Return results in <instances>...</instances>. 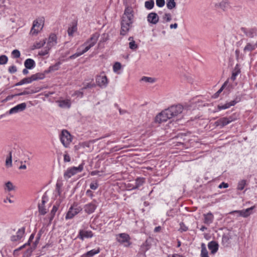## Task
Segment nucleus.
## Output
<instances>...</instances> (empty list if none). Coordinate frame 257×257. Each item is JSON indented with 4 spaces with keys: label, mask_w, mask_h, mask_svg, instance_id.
Instances as JSON below:
<instances>
[{
    "label": "nucleus",
    "mask_w": 257,
    "mask_h": 257,
    "mask_svg": "<svg viewBox=\"0 0 257 257\" xmlns=\"http://www.w3.org/2000/svg\"><path fill=\"white\" fill-rule=\"evenodd\" d=\"M184 109L181 104L174 105L162 111L155 117V122L161 123L181 113Z\"/></svg>",
    "instance_id": "nucleus-1"
},
{
    "label": "nucleus",
    "mask_w": 257,
    "mask_h": 257,
    "mask_svg": "<svg viewBox=\"0 0 257 257\" xmlns=\"http://www.w3.org/2000/svg\"><path fill=\"white\" fill-rule=\"evenodd\" d=\"M125 8L121 21L120 35H125L128 32V6L127 5L126 0H123Z\"/></svg>",
    "instance_id": "nucleus-2"
},
{
    "label": "nucleus",
    "mask_w": 257,
    "mask_h": 257,
    "mask_svg": "<svg viewBox=\"0 0 257 257\" xmlns=\"http://www.w3.org/2000/svg\"><path fill=\"white\" fill-rule=\"evenodd\" d=\"M45 22L43 17H39L33 21V25L30 31L32 35H37L43 29Z\"/></svg>",
    "instance_id": "nucleus-3"
},
{
    "label": "nucleus",
    "mask_w": 257,
    "mask_h": 257,
    "mask_svg": "<svg viewBox=\"0 0 257 257\" xmlns=\"http://www.w3.org/2000/svg\"><path fill=\"white\" fill-rule=\"evenodd\" d=\"M84 168V164L81 163L78 167H72L68 168L64 173V178L68 180L75 174L81 172Z\"/></svg>",
    "instance_id": "nucleus-4"
},
{
    "label": "nucleus",
    "mask_w": 257,
    "mask_h": 257,
    "mask_svg": "<svg viewBox=\"0 0 257 257\" xmlns=\"http://www.w3.org/2000/svg\"><path fill=\"white\" fill-rule=\"evenodd\" d=\"M99 36V34L97 32L93 34L91 36L90 38L83 45V46H85L83 49L84 52H87L91 47H93L96 44Z\"/></svg>",
    "instance_id": "nucleus-5"
},
{
    "label": "nucleus",
    "mask_w": 257,
    "mask_h": 257,
    "mask_svg": "<svg viewBox=\"0 0 257 257\" xmlns=\"http://www.w3.org/2000/svg\"><path fill=\"white\" fill-rule=\"evenodd\" d=\"M60 139L63 145L68 148L72 141V137L68 131L63 130L60 135Z\"/></svg>",
    "instance_id": "nucleus-6"
},
{
    "label": "nucleus",
    "mask_w": 257,
    "mask_h": 257,
    "mask_svg": "<svg viewBox=\"0 0 257 257\" xmlns=\"http://www.w3.org/2000/svg\"><path fill=\"white\" fill-rule=\"evenodd\" d=\"M96 83L100 87H106L108 83V80L104 72H101L96 77Z\"/></svg>",
    "instance_id": "nucleus-7"
},
{
    "label": "nucleus",
    "mask_w": 257,
    "mask_h": 257,
    "mask_svg": "<svg viewBox=\"0 0 257 257\" xmlns=\"http://www.w3.org/2000/svg\"><path fill=\"white\" fill-rule=\"evenodd\" d=\"M236 119V118L233 116H230L228 117H222L215 122V125L217 126H220V127H223Z\"/></svg>",
    "instance_id": "nucleus-8"
},
{
    "label": "nucleus",
    "mask_w": 257,
    "mask_h": 257,
    "mask_svg": "<svg viewBox=\"0 0 257 257\" xmlns=\"http://www.w3.org/2000/svg\"><path fill=\"white\" fill-rule=\"evenodd\" d=\"M98 206V202L96 200L93 199L91 202L86 204L84 206V210L85 213L88 214L93 213Z\"/></svg>",
    "instance_id": "nucleus-9"
},
{
    "label": "nucleus",
    "mask_w": 257,
    "mask_h": 257,
    "mask_svg": "<svg viewBox=\"0 0 257 257\" xmlns=\"http://www.w3.org/2000/svg\"><path fill=\"white\" fill-rule=\"evenodd\" d=\"M81 210V208L80 207H78L77 205L74 206H71L67 212L65 216L66 220L72 219L76 215L79 213Z\"/></svg>",
    "instance_id": "nucleus-10"
},
{
    "label": "nucleus",
    "mask_w": 257,
    "mask_h": 257,
    "mask_svg": "<svg viewBox=\"0 0 257 257\" xmlns=\"http://www.w3.org/2000/svg\"><path fill=\"white\" fill-rule=\"evenodd\" d=\"M25 233V228L22 227L18 229L16 235H13L11 237V240L13 242L20 241L24 236Z\"/></svg>",
    "instance_id": "nucleus-11"
},
{
    "label": "nucleus",
    "mask_w": 257,
    "mask_h": 257,
    "mask_svg": "<svg viewBox=\"0 0 257 257\" xmlns=\"http://www.w3.org/2000/svg\"><path fill=\"white\" fill-rule=\"evenodd\" d=\"M93 236V233L91 230H86L85 229H80L79 231L77 237L82 240L85 238H91Z\"/></svg>",
    "instance_id": "nucleus-12"
},
{
    "label": "nucleus",
    "mask_w": 257,
    "mask_h": 257,
    "mask_svg": "<svg viewBox=\"0 0 257 257\" xmlns=\"http://www.w3.org/2000/svg\"><path fill=\"white\" fill-rule=\"evenodd\" d=\"M116 240L120 244H124L128 242V235L124 233H119L115 235Z\"/></svg>",
    "instance_id": "nucleus-13"
},
{
    "label": "nucleus",
    "mask_w": 257,
    "mask_h": 257,
    "mask_svg": "<svg viewBox=\"0 0 257 257\" xmlns=\"http://www.w3.org/2000/svg\"><path fill=\"white\" fill-rule=\"evenodd\" d=\"M159 20V17L156 13H151L148 15L147 21L149 23L153 25L157 24Z\"/></svg>",
    "instance_id": "nucleus-14"
},
{
    "label": "nucleus",
    "mask_w": 257,
    "mask_h": 257,
    "mask_svg": "<svg viewBox=\"0 0 257 257\" xmlns=\"http://www.w3.org/2000/svg\"><path fill=\"white\" fill-rule=\"evenodd\" d=\"M26 108V104L25 102L19 104L9 110L10 114L16 113L25 110Z\"/></svg>",
    "instance_id": "nucleus-15"
},
{
    "label": "nucleus",
    "mask_w": 257,
    "mask_h": 257,
    "mask_svg": "<svg viewBox=\"0 0 257 257\" xmlns=\"http://www.w3.org/2000/svg\"><path fill=\"white\" fill-rule=\"evenodd\" d=\"M57 36L54 34H51L47 42V47H49V48L51 49L52 47L56 45L57 43Z\"/></svg>",
    "instance_id": "nucleus-16"
},
{
    "label": "nucleus",
    "mask_w": 257,
    "mask_h": 257,
    "mask_svg": "<svg viewBox=\"0 0 257 257\" xmlns=\"http://www.w3.org/2000/svg\"><path fill=\"white\" fill-rule=\"evenodd\" d=\"M56 102L61 108H69L71 106V102L70 99L59 100Z\"/></svg>",
    "instance_id": "nucleus-17"
},
{
    "label": "nucleus",
    "mask_w": 257,
    "mask_h": 257,
    "mask_svg": "<svg viewBox=\"0 0 257 257\" xmlns=\"http://www.w3.org/2000/svg\"><path fill=\"white\" fill-rule=\"evenodd\" d=\"M100 251V248L97 247L96 248H94L87 251L86 252L82 254L80 257H93L96 254L99 253Z\"/></svg>",
    "instance_id": "nucleus-18"
},
{
    "label": "nucleus",
    "mask_w": 257,
    "mask_h": 257,
    "mask_svg": "<svg viewBox=\"0 0 257 257\" xmlns=\"http://www.w3.org/2000/svg\"><path fill=\"white\" fill-rule=\"evenodd\" d=\"M204 216V223L206 224L209 225L210 224L213 220L214 216L213 215L210 213L209 212L207 214H204L203 215Z\"/></svg>",
    "instance_id": "nucleus-19"
},
{
    "label": "nucleus",
    "mask_w": 257,
    "mask_h": 257,
    "mask_svg": "<svg viewBox=\"0 0 257 257\" xmlns=\"http://www.w3.org/2000/svg\"><path fill=\"white\" fill-rule=\"evenodd\" d=\"M25 67L28 69H32L35 66V62L32 59L28 58L24 62Z\"/></svg>",
    "instance_id": "nucleus-20"
},
{
    "label": "nucleus",
    "mask_w": 257,
    "mask_h": 257,
    "mask_svg": "<svg viewBox=\"0 0 257 257\" xmlns=\"http://www.w3.org/2000/svg\"><path fill=\"white\" fill-rule=\"evenodd\" d=\"M218 244L215 241H211L208 243V247L212 253H214L218 250Z\"/></svg>",
    "instance_id": "nucleus-21"
},
{
    "label": "nucleus",
    "mask_w": 257,
    "mask_h": 257,
    "mask_svg": "<svg viewBox=\"0 0 257 257\" xmlns=\"http://www.w3.org/2000/svg\"><path fill=\"white\" fill-rule=\"evenodd\" d=\"M256 46V44H253L250 43H248L246 44L245 46L244 47L243 52L244 53L251 52L255 49Z\"/></svg>",
    "instance_id": "nucleus-22"
},
{
    "label": "nucleus",
    "mask_w": 257,
    "mask_h": 257,
    "mask_svg": "<svg viewBox=\"0 0 257 257\" xmlns=\"http://www.w3.org/2000/svg\"><path fill=\"white\" fill-rule=\"evenodd\" d=\"M77 30V24L76 23H72L71 26L68 28L67 32L69 36H73V34Z\"/></svg>",
    "instance_id": "nucleus-23"
},
{
    "label": "nucleus",
    "mask_w": 257,
    "mask_h": 257,
    "mask_svg": "<svg viewBox=\"0 0 257 257\" xmlns=\"http://www.w3.org/2000/svg\"><path fill=\"white\" fill-rule=\"evenodd\" d=\"M45 74L42 73H37L31 76L32 81L42 80L45 78Z\"/></svg>",
    "instance_id": "nucleus-24"
},
{
    "label": "nucleus",
    "mask_w": 257,
    "mask_h": 257,
    "mask_svg": "<svg viewBox=\"0 0 257 257\" xmlns=\"http://www.w3.org/2000/svg\"><path fill=\"white\" fill-rule=\"evenodd\" d=\"M254 208V206H252L245 210H242V212H240L241 213V216L243 217H247L249 216Z\"/></svg>",
    "instance_id": "nucleus-25"
},
{
    "label": "nucleus",
    "mask_w": 257,
    "mask_h": 257,
    "mask_svg": "<svg viewBox=\"0 0 257 257\" xmlns=\"http://www.w3.org/2000/svg\"><path fill=\"white\" fill-rule=\"evenodd\" d=\"M246 36L249 38H253L256 35L257 30L255 29H250L245 32Z\"/></svg>",
    "instance_id": "nucleus-26"
},
{
    "label": "nucleus",
    "mask_w": 257,
    "mask_h": 257,
    "mask_svg": "<svg viewBox=\"0 0 257 257\" xmlns=\"http://www.w3.org/2000/svg\"><path fill=\"white\" fill-rule=\"evenodd\" d=\"M121 68V65L119 62H116L113 65V71L116 74L120 73V70Z\"/></svg>",
    "instance_id": "nucleus-27"
},
{
    "label": "nucleus",
    "mask_w": 257,
    "mask_h": 257,
    "mask_svg": "<svg viewBox=\"0 0 257 257\" xmlns=\"http://www.w3.org/2000/svg\"><path fill=\"white\" fill-rule=\"evenodd\" d=\"M32 82H33V81H32V80L30 76L29 77H27V78H25L23 79L20 82L16 83V85L20 86V85H23L24 84L30 83Z\"/></svg>",
    "instance_id": "nucleus-28"
},
{
    "label": "nucleus",
    "mask_w": 257,
    "mask_h": 257,
    "mask_svg": "<svg viewBox=\"0 0 257 257\" xmlns=\"http://www.w3.org/2000/svg\"><path fill=\"white\" fill-rule=\"evenodd\" d=\"M6 166L7 168H10L12 166V155L11 152H10L9 156L6 158Z\"/></svg>",
    "instance_id": "nucleus-29"
},
{
    "label": "nucleus",
    "mask_w": 257,
    "mask_h": 257,
    "mask_svg": "<svg viewBox=\"0 0 257 257\" xmlns=\"http://www.w3.org/2000/svg\"><path fill=\"white\" fill-rule=\"evenodd\" d=\"M235 104V102L234 101H230V102L226 103L224 104V105H218V108L219 110L225 109L229 108L231 106L234 105Z\"/></svg>",
    "instance_id": "nucleus-30"
},
{
    "label": "nucleus",
    "mask_w": 257,
    "mask_h": 257,
    "mask_svg": "<svg viewBox=\"0 0 257 257\" xmlns=\"http://www.w3.org/2000/svg\"><path fill=\"white\" fill-rule=\"evenodd\" d=\"M201 257H209L208 254V251L207 250L204 243H202L201 244Z\"/></svg>",
    "instance_id": "nucleus-31"
},
{
    "label": "nucleus",
    "mask_w": 257,
    "mask_h": 257,
    "mask_svg": "<svg viewBox=\"0 0 257 257\" xmlns=\"http://www.w3.org/2000/svg\"><path fill=\"white\" fill-rule=\"evenodd\" d=\"M175 0H167V7L168 9L172 10L176 7Z\"/></svg>",
    "instance_id": "nucleus-32"
},
{
    "label": "nucleus",
    "mask_w": 257,
    "mask_h": 257,
    "mask_svg": "<svg viewBox=\"0 0 257 257\" xmlns=\"http://www.w3.org/2000/svg\"><path fill=\"white\" fill-rule=\"evenodd\" d=\"M145 6L147 9H152L154 6V1L153 0H149L148 1H146L145 3Z\"/></svg>",
    "instance_id": "nucleus-33"
},
{
    "label": "nucleus",
    "mask_w": 257,
    "mask_h": 257,
    "mask_svg": "<svg viewBox=\"0 0 257 257\" xmlns=\"http://www.w3.org/2000/svg\"><path fill=\"white\" fill-rule=\"evenodd\" d=\"M15 186L13 185V183L10 181L8 182L5 184V190L8 191H10L15 189Z\"/></svg>",
    "instance_id": "nucleus-34"
},
{
    "label": "nucleus",
    "mask_w": 257,
    "mask_h": 257,
    "mask_svg": "<svg viewBox=\"0 0 257 257\" xmlns=\"http://www.w3.org/2000/svg\"><path fill=\"white\" fill-rule=\"evenodd\" d=\"M231 235L229 233L226 234H224L223 236H222V242L224 243H226V244H228L229 243V240L231 238Z\"/></svg>",
    "instance_id": "nucleus-35"
},
{
    "label": "nucleus",
    "mask_w": 257,
    "mask_h": 257,
    "mask_svg": "<svg viewBox=\"0 0 257 257\" xmlns=\"http://www.w3.org/2000/svg\"><path fill=\"white\" fill-rule=\"evenodd\" d=\"M61 64L60 62H58L56 64L50 66L49 67V70L52 71H54L58 70L59 69L60 65Z\"/></svg>",
    "instance_id": "nucleus-36"
},
{
    "label": "nucleus",
    "mask_w": 257,
    "mask_h": 257,
    "mask_svg": "<svg viewBox=\"0 0 257 257\" xmlns=\"http://www.w3.org/2000/svg\"><path fill=\"white\" fill-rule=\"evenodd\" d=\"M45 40H43V41H40L39 42H36L34 44V47L35 49H39L43 47L44 44H45Z\"/></svg>",
    "instance_id": "nucleus-37"
},
{
    "label": "nucleus",
    "mask_w": 257,
    "mask_h": 257,
    "mask_svg": "<svg viewBox=\"0 0 257 257\" xmlns=\"http://www.w3.org/2000/svg\"><path fill=\"white\" fill-rule=\"evenodd\" d=\"M8 61V58L7 56L3 55L0 56V65L6 64Z\"/></svg>",
    "instance_id": "nucleus-38"
},
{
    "label": "nucleus",
    "mask_w": 257,
    "mask_h": 257,
    "mask_svg": "<svg viewBox=\"0 0 257 257\" xmlns=\"http://www.w3.org/2000/svg\"><path fill=\"white\" fill-rule=\"evenodd\" d=\"M50 49V48H49V47H47V46H46L44 50H41L39 52V55L42 56H45L46 55L49 53V51Z\"/></svg>",
    "instance_id": "nucleus-39"
},
{
    "label": "nucleus",
    "mask_w": 257,
    "mask_h": 257,
    "mask_svg": "<svg viewBox=\"0 0 257 257\" xmlns=\"http://www.w3.org/2000/svg\"><path fill=\"white\" fill-rule=\"evenodd\" d=\"M246 184V181L245 180L240 181L237 186V189L239 190H242L244 189L245 185Z\"/></svg>",
    "instance_id": "nucleus-40"
},
{
    "label": "nucleus",
    "mask_w": 257,
    "mask_h": 257,
    "mask_svg": "<svg viewBox=\"0 0 257 257\" xmlns=\"http://www.w3.org/2000/svg\"><path fill=\"white\" fill-rule=\"evenodd\" d=\"M26 247V244H23V245L21 246L20 247H18V248L15 249L14 250L13 254L15 256H18L19 255V252L24 248Z\"/></svg>",
    "instance_id": "nucleus-41"
},
{
    "label": "nucleus",
    "mask_w": 257,
    "mask_h": 257,
    "mask_svg": "<svg viewBox=\"0 0 257 257\" xmlns=\"http://www.w3.org/2000/svg\"><path fill=\"white\" fill-rule=\"evenodd\" d=\"M85 53H86V52L84 51V50H83L81 52H77V53H75L74 54L70 56L69 57V59H75L76 58L81 56V55Z\"/></svg>",
    "instance_id": "nucleus-42"
},
{
    "label": "nucleus",
    "mask_w": 257,
    "mask_h": 257,
    "mask_svg": "<svg viewBox=\"0 0 257 257\" xmlns=\"http://www.w3.org/2000/svg\"><path fill=\"white\" fill-rule=\"evenodd\" d=\"M34 248L33 249L32 247H30L27 249V250L24 252L23 256L24 257H30L32 252H33Z\"/></svg>",
    "instance_id": "nucleus-43"
},
{
    "label": "nucleus",
    "mask_w": 257,
    "mask_h": 257,
    "mask_svg": "<svg viewBox=\"0 0 257 257\" xmlns=\"http://www.w3.org/2000/svg\"><path fill=\"white\" fill-rule=\"evenodd\" d=\"M138 48V46L136 44L134 40H132L130 42V48L133 50H136Z\"/></svg>",
    "instance_id": "nucleus-44"
},
{
    "label": "nucleus",
    "mask_w": 257,
    "mask_h": 257,
    "mask_svg": "<svg viewBox=\"0 0 257 257\" xmlns=\"http://www.w3.org/2000/svg\"><path fill=\"white\" fill-rule=\"evenodd\" d=\"M142 80L146 82L153 83L155 82V79L152 77H144Z\"/></svg>",
    "instance_id": "nucleus-45"
},
{
    "label": "nucleus",
    "mask_w": 257,
    "mask_h": 257,
    "mask_svg": "<svg viewBox=\"0 0 257 257\" xmlns=\"http://www.w3.org/2000/svg\"><path fill=\"white\" fill-rule=\"evenodd\" d=\"M13 57L15 58H18L20 57V52L18 50H14L12 52Z\"/></svg>",
    "instance_id": "nucleus-46"
},
{
    "label": "nucleus",
    "mask_w": 257,
    "mask_h": 257,
    "mask_svg": "<svg viewBox=\"0 0 257 257\" xmlns=\"http://www.w3.org/2000/svg\"><path fill=\"white\" fill-rule=\"evenodd\" d=\"M57 210H58V207L55 205L53 206L52 209L51 211V217L50 218L51 220L53 219Z\"/></svg>",
    "instance_id": "nucleus-47"
},
{
    "label": "nucleus",
    "mask_w": 257,
    "mask_h": 257,
    "mask_svg": "<svg viewBox=\"0 0 257 257\" xmlns=\"http://www.w3.org/2000/svg\"><path fill=\"white\" fill-rule=\"evenodd\" d=\"M39 212L41 215H45L47 213V211L43 206L39 205Z\"/></svg>",
    "instance_id": "nucleus-48"
},
{
    "label": "nucleus",
    "mask_w": 257,
    "mask_h": 257,
    "mask_svg": "<svg viewBox=\"0 0 257 257\" xmlns=\"http://www.w3.org/2000/svg\"><path fill=\"white\" fill-rule=\"evenodd\" d=\"M83 90L81 91H75L74 93L72 94V96H77V97H82L83 96Z\"/></svg>",
    "instance_id": "nucleus-49"
},
{
    "label": "nucleus",
    "mask_w": 257,
    "mask_h": 257,
    "mask_svg": "<svg viewBox=\"0 0 257 257\" xmlns=\"http://www.w3.org/2000/svg\"><path fill=\"white\" fill-rule=\"evenodd\" d=\"M136 183H137L136 186V187L133 186L131 189L138 188L139 186L142 185L144 182V181L142 179H138L136 180Z\"/></svg>",
    "instance_id": "nucleus-50"
},
{
    "label": "nucleus",
    "mask_w": 257,
    "mask_h": 257,
    "mask_svg": "<svg viewBox=\"0 0 257 257\" xmlns=\"http://www.w3.org/2000/svg\"><path fill=\"white\" fill-rule=\"evenodd\" d=\"M163 19L168 22L171 20V15L170 14L166 13L163 16Z\"/></svg>",
    "instance_id": "nucleus-51"
},
{
    "label": "nucleus",
    "mask_w": 257,
    "mask_h": 257,
    "mask_svg": "<svg viewBox=\"0 0 257 257\" xmlns=\"http://www.w3.org/2000/svg\"><path fill=\"white\" fill-rule=\"evenodd\" d=\"M41 236V234L40 233L38 234L37 236L36 239V240L34 242V244H33L34 249H35L38 243H39Z\"/></svg>",
    "instance_id": "nucleus-52"
},
{
    "label": "nucleus",
    "mask_w": 257,
    "mask_h": 257,
    "mask_svg": "<svg viewBox=\"0 0 257 257\" xmlns=\"http://www.w3.org/2000/svg\"><path fill=\"white\" fill-rule=\"evenodd\" d=\"M165 4V0H156V5L159 7H163Z\"/></svg>",
    "instance_id": "nucleus-53"
},
{
    "label": "nucleus",
    "mask_w": 257,
    "mask_h": 257,
    "mask_svg": "<svg viewBox=\"0 0 257 257\" xmlns=\"http://www.w3.org/2000/svg\"><path fill=\"white\" fill-rule=\"evenodd\" d=\"M71 161L70 156L68 154L67 152L64 155V162H69Z\"/></svg>",
    "instance_id": "nucleus-54"
},
{
    "label": "nucleus",
    "mask_w": 257,
    "mask_h": 257,
    "mask_svg": "<svg viewBox=\"0 0 257 257\" xmlns=\"http://www.w3.org/2000/svg\"><path fill=\"white\" fill-rule=\"evenodd\" d=\"M98 187V184L97 182L91 183L90 184V188L92 190H95L97 189Z\"/></svg>",
    "instance_id": "nucleus-55"
},
{
    "label": "nucleus",
    "mask_w": 257,
    "mask_h": 257,
    "mask_svg": "<svg viewBox=\"0 0 257 257\" xmlns=\"http://www.w3.org/2000/svg\"><path fill=\"white\" fill-rule=\"evenodd\" d=\"M238 73H239L238 71H233L232 73L231 76L230 77L231 80L232 81H234L235 80L236 77L238 75Z\"/></svg>",
    "instance_id": "nucleus-56"
},
{
    "label": "nucleus",
    "mask_w": 257,
    "mask_h": 257,
    "mask_svg": "<svg viewBox=\"0 0 257 257\" xmlns=\"http://www.w3.org/2000/svg\"><path fill=\"white\" fill-rule=\"evenodd\" d=\"M34 236H35L34 233L31 234V235H30V236L29 237V239L28 242L25 244H26V246H27V245H30L32 241L34 238Z\"/></svg>",
    "instance_id": "nucleus-57"
},
{
    "label": "nucleus",
    "mask_w": 257,
    "mask_h": 257,
    "mask_svg": "<svg viewBox=\"0 0 257 257\" xmlns=\"http://www.w3.org/2000/svg\"><path fill=\"white\" fill-rule=\"evenodd\" d=\"M17 67L15 66H11L9 68V72L11 73H14L17 71Z\"/></svg>",
    "instance_id": "nucleus-58"
},
{
    "label": "nucleus",
    "mask_w": 257,
    "mask_h": 257,
    "mask_svg": "<svg viewBox=\"0 0 257 257\" xmlns=\"http://www.w3.org/2000/svg\"><path fill=\"white\" fill-rule=\"evenodd\" d=\"M86 195L88 196V197H90L91 198H92L93 197H94V194H93V192L88 189L86 191Z\"/></svg>",
    "instance_id": "nucleus-59"
},
{
    "label": "nucleus",
    "mask_w": 257,
    "mask_h": 257,
    "mask_svg": "<svg viewBox=\"0 0 257 257\" xmlns=\"http://www.w3.org/2000/svg\"><path fill=\"white\" fill-rule=\"evenodd\" d=\"M227 82H225L224 84L222 86V87L218 90V91L215 93L216 97L218 96V95L224 89V87L226 85Z\"/></svg>",
    "instance_id": "nucleus-60"
},
{
    "label": "nucleus",
    "mask_w": 257,
    "mask_h": 257,
    "mask_svg": "<svg viewBox=\"0 0 257 257\" xmlns=\"http://www.w3.org/2000/svg\"><path fill=\"white\" fill-rule=\"evenodd\" d=\"M108 39V35L103 34L102 37L101 39V40L100 41V42H105Z\"/></svg>",
    "instance_id": "nucleus-61"
},
{
    "label": "nucleus",
    "mask_w": 257,
    "mask_h": 257,
    "mask_svg": "<svg viewBox=\"0 0 257 257\" xmlns=\"http://www.w3.org/2000/svg\"><path fill=\"white\" fill-rule=\"evenodd\" d=\"M94 86V84H91L90 83H87L86 85H85L82 89V90H84L88 88H91Z\"/></svg>",
    "instance_id": "nucleus-62"
},
{
    "label": "nucleus",
    "mask_w": 257,
    "mask_h": 257,
    "mask_svg": "<svg viewBox=\"0 0 257 257\" xmlns=\"http://www.w3.org/2000/svg\"><path fill=\"white\" fill-rule=\"evenodd\" d=\"M228 187V184L227 183H225L224 182H222V183H221L219 185V188H226Z\"/></svg>",
    "instance_id": "nucleus-63"
},
{
    "label": "nucleus",
    "mask_w": 257,
    "mask_h": 257,
    "mask_svg": "<svg viewBox=\"0 0 257 257\" xmlns=\"http://www.w3.org/2000/svg\"><path fill=\"white\" fill-rule=\"evenodd\" d=\"M241 212H242V210H235V211H233L230 212V214L237 213L238 214V216H241V213H240Z\"/></svg>",
    "instance_id": "nucleus-64"
}]
</instances>
